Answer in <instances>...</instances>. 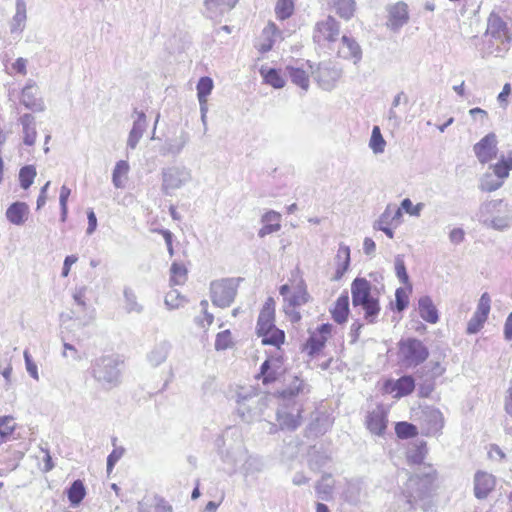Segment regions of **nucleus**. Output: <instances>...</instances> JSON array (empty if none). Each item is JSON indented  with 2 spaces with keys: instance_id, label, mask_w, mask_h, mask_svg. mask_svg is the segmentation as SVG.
Here are the masks:
<instances>
[{
  "instance_id": "nucleus-1",
  "label": "nucleus",
  "mask_w": 512,
  "mask_h": 512,
  "mask_svg": "<svg viewBox=\"0 0 512 512\" xmlns=\"http://www.w3.org/2000/svg\"><path fill=\"white\" fill-rule=\"evenodd\" d=\"M483 37V58L487 56L505 58L512 47V30L508 23L494 11L488 16Z\"/></svg>"
},
{
  "instance_id": "nucleus-2",
  "label": "nucleus",
  "mask_w": 512,
  "mask_h": 512,
  "mask_svg": "<svg viewBox=\"0 0 512 512\" xmlns=\"http://www.w3.org/2000/svg\"><path fill=\"white\" fill-rule=\"evenodd\" d=\"M123 365L118 355H102L91 361L90 375L101 389L109 391L121 384Z\"/></svg>"
},
{
  "instance_id": "nucleus-3",
  "label": "nucleus",
  "mask_w": 512,
  "mask_h": 512,
  "mask_svg": "<svg viewBox=\"0 0 512 512\" xmlns=\"http://www.w3.org/2000/svg\"><path fill=\"white\" fill-rule=\"evenodd\" d=\"M478 216L485 226L503 231L512 225V205L502 199L486 201L481 204Z\"/></svg>"
},
{
  "instance_id": "nucleus-4",
  "label": "nucleus",
  "mask_w": 512,
  "mask_h": 512,
  "mask_svg": "<svg viewBox=\"0 0 512 512\" xmlns=\"http://www.w3.org/2000/svg\"><path fill=\"white\" fill-rule=\"evenodd\" d=\"M266 406V397L253 387L237 392V412L246 423L260 420Z\"/></svg>"
},
{
  "instance_id": "nucleus-5",
  "label": "nucleus",
  "mask_w": 512,
  "mask_h": 512,
  "mask_svg": "<svg viewBox=\"0 0 512 512\" xmlns=\"http://www.w3.org/2000/svg\"><path fill=\"white\" fill-rule=\"evenodd\" d=\"M436 477V470L431 465L424 466L421 471L411 475L405 488L407 502L413 506L417 500L429 497L434 490Z\"/></svg>"
},
{
  "instance_id": "nucleus-6",
  "label": "nucleus",
  "mask_w": 512,
  "mask_h": 512,
  "mask_svg": "<svg viewBox=\"0 0 512 512\" xmlns=\"http://www.w3.org/2000/svg\"><path fill=\"white\" fill-rule=\"evenodd\" d=\"M240 278H222L210 283V298L214 306L219 308L229 307L236 295Z\"/></svg>"
},
{
  "instance_id": "nucleus-7",
  "label": "nucleus",
  "mask_w": 512,
  "mask_h": 512,
  "mask_svg": "<svg viewBox=\"0 0 512 512\" xmlns=\"http://www.w3.org/2000/svg\"><path fill=\"white\" fill-rule=\"evenodd\" d=\"M399 358L407 367H416L429 357V350L419 339L409 337L398 342Z\"/></svg>"
},
{
  "instance_id": "nucleus-8",
  "label": "nucleus",
  "mask_w": 512,
  "mask_h": 512,
  "mask_svg": "<svg viewBox=\"0 0 512 512\" xmlns=\"http://www.w3.org/2000/svg\"><path fill=\"white\" fill-rule=\"evenodd\" d=\"M161 190L165 195H171L191 180V171L185 166H171L161 170Z\"/></svg>"
},
{
  "instance_id": "nucleus-9",
  "label": "nucleus",
  "mask_w": 512,
  "mask_h": 512,
  "mask_svg": "<svg viewBox=\"0 0 512 512\" xmlns=\"http://www.w3.org/2000/svg\"><path fill=\"white\" fill-rule=\"evenodd\" d=\"M303 404L294 401V404L281 403L277 411V421L282 430L294 431L301 425Z\"/></svg>"
},
{
  "instance_id": "nucleus-10",
  "label": "nucleus",
  "mask_w": 512,
  "mask_h": 512,
  "mask_svg": "<svg viewBox=\"0 0 512 512\" xmlns=\"http://www.w3.org/2000/svg\"><path fill=\"white\" fill-rule=\"evenodd\" d=\"M339 34V22L334 17L328 16L325 20L316 23L313 40L318 44L324 41L332 43L338 40Z\"/></svg>"
},
{
  "instance_id": "nucleus-11",
  "label": "nucleus",
  "mask_w": 512,
  "mask_h": 512,
  "mask_svg": "<svg viewBox=\"0 0 512 512\" xmlns=\"http://www.w3.org/2000/svg\"><path fill=\"white\" fill-rule=\"evenodd\" d=\"M473 151L481 164H486L496 158L497 137L494 133H488L473 146Z\"/></svg>"
},
{
  "instance_id": "nucleus-12",
  "label": "nucleus",
  "mask_w": 512,
  "mask_h": 512,
  "mask_svg": "<svg viewBox=\"0 0 512 512\" xmlns=\"http://www.w3.org/2000/svg\"><path fill=\"white\" fill-rule=\"evenodd\" d=\"M342 76V69L331 62L320 63L316 72V79L324 90H331Z\"/></svg>"
},
{
  "instance_id": "nucleus-13",
  "label": "nucleus",
  "mask_w": 512,
  "mask_h": 512,
  "mask_svg": "<svg viewBox=\"0 0 512 512\" xmlns=\"http://www.w3.org/2000/svg\"><path fill=\"white\" fill-rule=\"evenodd\" d=\"M337 56L343 60L352 61L354 65H358L363 57V51L359 43L347 35L341 37Z\"/></svg>"
},
{
  "instance_id": "nucleus-14",
  "label": "nucleus",
  "mask_w": 512,
  "mask_h": 512,
  "mask_svg": "<svg viewBox=\"0 0 512 512\" xmlns=\"http://www.w3.org/2000/svg\"><path fill=\"white\" fill-rule=\"evenodd\" d=\"M285 368L281 357H271L266 359L260 366L258 378L262 379L264 385L275 382L284 373Z\"/></svg>"
},
{
  "instance_id": "nucleus-15",
  "label": "nucleus",
  "mask_w": 512,
  "mask_h": 512,
  "mask_svg": "<svg viewBox=\"0 0 512 512\" xmlns=\"http://www.w3.org/2000/svg\"><path fill=\"white\" fill-rule=\"evenodd\" d=\"M474 496L478 500H484L495 489L496 478L491 473L478 470L474 474Z\"/></svg>"
},
{
  "instance_id": "nucleus-16",
  "label": "nucleus",
  "mask_w": 512,
  "mask_h": 512,
  "mask_svg": "<svg viewBox=\"0 0 512 512\" xmlns=\"http://www.w3.org/2000/svg\"><path fill=\"white\" fill-rule=\"evenodd\" d=\"M275 317V301L269 297L264 303L257 320V334L261 336L263 334H269L271 329L275 328L274 324Z\"/></svg>"
},
{
  "instance_id": "nucleus-17",
  "label": "nucleus",
  "mask_w": 512,
  "mask_h": 512,
  "mask_svg": "<svg viewBox=\"0 0 512 512\" xmlns=\"http://www.w3.org/2000/svg\"><path fill=\"white\" fill-rule=\"evenodd\" d=\"M132 118L135 119L128 135L127 148L133 150L137 147L140 139L146 131L148 123L146 114L143 111H139L137 108L134 109Z\"/></svg>"
},
{
  "instance_id": "nucleus-18",
  "label": "nucleus",
  "mask_w": 512,
  "mask_h": 512,
  "mask_svg": "<svg viewBox=\"0 0 512 512\" xmlns=\"http://www.w3.org/2000/svg\"><path fill=\"white\" fill-rule=\"evenodd\" d=\"M310 392L309 385L304 380L294 376L288 386L280 392L282 403L294 404L300 401L298 398Z\"/></svg>"
},
{
  "instance_id": "nucleus-19",
  "label": "nucleus",
  "mask_w": 512,
  "mask_h": 512,
  "mask_svg": "<svg viewBox=\"0 0 512 512\" xmlns=\"http://www.w3.org/2000/svg\"><path fill=\"white\" fill-rule=\"evenodd\" d=\"M38 88L36 84L29 81L22 89L20 102L29 110L43 112L46 109L42 98L37 97Z\"/></svg>"
},
{
  "instance_id": "nucleus-20",
  "label": "nucleus",
  "mask_w": 512,
  "mask_h": 512,
  "mask_svg": "<svg viewBox=\"0 0 512 512\" xmlns=\"http://www.w3.org/2000/svg\"><path fill=\"white\" fill-rule=\"evenodd\" d=\"M137 512H173V507L160 495L145 496L137 503Z\"/></svg>"
},
{
  "instance_id": "nucleus-21",
  "label": "nucleus",
  "mask_w": 512,
  "mask_h": 512,
  "mask_svg": "<svg viewBox=\"0 0 512 512\" xmlns=\"http://www.w3.org/2000/svg\"><path fill=\"white\" fill-rule=\"evenodd\" d=\"M366 427L374 435H384L387 428V414L382 407H377L366 416Z\"/></svg>"
},
{
  "instance_id": "nucleus-22",
  "label": "nucleus",
  "mask_w": 512,
  "mask_h": 512,
  "mask_svg": "<svg viewBox=\"0 0 512 512\" xmlns=\"http://www.w3.org/2000/svg\"><path fill=\"white\" fill-rule=\"evenodd\" d=\"M351 295L354 307L367 302L372 297L370 282L365 278H355L351 284Z\"/></svg>"
},
{
  "instance_id": "nucleus-23",
  "label": "nucleus",
  "mask_w": 512,
  "mask_h": 512,
  "mask_svg": "<svg viewBox=\"0 0 512 512\" xmlns=\"http://www.w3.org/2000/svg\"><path fill=\"white\" fill-rule=\"evenodd\" d=\"M189 140V133L181 130L178 136L166 139L159 152L162 156L172 155L176 157L181 153Z\"/></svg>"
},
{
  "instance_id": "nucleus-24",
  "label": "nucleus",
  "mask_w": 512,
  "mask_h": 512,
  "mask_svg": "<svg viewBox=\"0 0 512 512\" xmlns=\"http://www.w3.org/2000/svg\"><path fill=\"white\" fill-rule=\"evenodd\" d=\"M364 495L365 486L362 479H351L347 482L343 492V497L346 502L356 506L361 502Z\"/></svg>"
},
{
  "instance_id": "nucleus-25",
  "label": "nucleus",
  "mask_w": 512,
  "mask_h": 512,
  "mask_svg": "<svg viewBox=\"0 0 512 512\" xmlns=\"http://www.w3.org/2000/svg\"><path fill=\"white\" fill-rule=\"evenodd\" d=\"M422 420L426 425L427 433L435 435L441 431L444 426V418L440 410L436 408H426L423 411Z\"/></svg>"
},
{
  "instance_id": "nucleus-26",
  "label": "nucleus",
  "mask_w": 512,
  "mask_h": 512,
  "mask_svg": "<svg viewBox=\"0 0 512 512\" xmlns=\"http://www.w3.org/2000/svg\"><path fill=\"white\" fill-rule=\"evenodd\" d=\"M408 7L404 2H398L389 9L388 26L396 31L408 22Z\"/></svg>"
},
{
  "instance_id": "nucleus-27",
  "label": "nucleus",
  "mask_w": 512,
  "mask_h": 512,
  "mask_svg": "<svg viewBox=\"0 0 512 512\" xmlns=\"http://www.w3.org/2000/svg\"><path fill=\"white\" fill-rule=\"evenodd\" d=\"M172 345L169 341L163 340L156 343L147 354V361L153 367L164 363L171 351Z\"/></svg>"
},
{
  "instance_id": "nucleus-28",
  "label": "nucleus",
  "mask_w": 512,
  "mask_h": 512,
  "mask_svg": "<svg viewBox=\"0 0 512 512\" xmlns=\"http://www.w3.org/2000/svg\"><path fill=\"white\" fill-rule=\"evenodd\" d=\"M418 310L420 317L431 324H435L439 320L438 310L432 299L428 295H424L418 300Z\"/></svg>"
},
{
  "instance_id": "nucleus-29",
  "label": "nucleus",
  "mask_w": 512,
  "mask_h": 512,
  "mask_svg": "<svg viewBox=\"0 0 512 512\" xmlns=\"http://www.w3.org/2000/svg\"><path fill=\"white\" fill-rule=\"evenodd\" d=\"M238 0H205L207 16L211 19L222 16L235 7Z\"/></svg>"
},
{
  "instance_id": "nucleus-30",
  "label": "nucleus",
  "mask_w": 512,
  "mask_h": 512,
  "mask_svg": "<svg viewBox=\"0 0 512 512\" xmlns=\"http://www.w3.org/2000/svg\"><path fill=\"white\" fill-rule=\"evenodd\" d=\"M29 207L25 202L16 201L6 210V217L14 225H22L27 220Z\"/></svg>"
},
{
  "instance_id": "nucleus-31",
  "label": "nucleus",
  "mask_w": 512,
  "mask_h": 512,
  "mask_svg": "<svg viewBox=\"0 0 512 512\" xmlns=\"http://www.w3.org/2000/svg\"><path fill=\"white\" fill-rule=\"evenodd\" d=\"M427 454L426 442L423 440H416L411 443L406 452L407 462L410 465H420L423 463Z\"/></svg>"
},
{
  "instance_id": "nucleus-32",
  "label": "nucleus",
  "mask_w": 512,
  "mask_h": 512,
  "mask_svg": "<svg viewBox=\"0 0 512 512\" xmlns=\"http://www.w3.org/2000/svg\"><path fill=\"white\" fill-rule=\"evenodd\" d=\"M16 12L12 18L10 24L11 33L19 32L21 33L25 28V23L27 20V10H26V2L25 0H16Z\"/></svg>"
},
{
  "instance_id": "nucleus-33",
  "label": "nucleus",
  "mask_w": 512,
  "mask_h": 512,
  "mask_svg": "<svg viewBox=\"0 0 512 512\" xmlns=\"http://www.w3.org/2000/svg\"><path fill=\"white\" fill-rule=\"evenodd\" d=\"M349 314V297L347 293L341 294L336 300L334 309L332 310V317L338 324L347 321Z\"/></svg>"
},
{
  "instance_id": "nucleus-34",
  "label": "nucleus",
  "mask_w": 512,
  "mask_h": 512,
  "mask_svg": "<svg viewBox=\"0 0 512 512\" xmlns=\"http://www.w3.org/2000/svg\"><path fill=\"white\" fill-rule=\"evenodd\" d=\"M415 389V379L411 375H404L397 379L392 387L395 397L401 398L411 394Z\"/></svg>"
},
{
  "instance_id": "nucleus-35",
  "label": "nucleus",
  "mask_w": 512,
  "mask_h": 512,
  "mask_svg": "<svg viewBox=\"0 0 512 512\" xmlns=\"http://www.w3.org/2000/svg\"><path fill=\"white\" fill-rule=\"evenodd\" d=\"M489 168L493 170L496 177L500 179L507 178L512 170V150L506 156L501 155L498 162L490 165Z\"/></svg>"
},
{
  "instance_id": "nucleus-36",
  "label": "nucleus",
  "mask_w": 512,
  "mask_h": 512,
  "mask_svg": "<svg viewBox=\"0 0 512 512\" xmlns=\"http://www.w3.org/2000/svg\"><path fill=\"white\" fill-rule=\"evenodd\" d=\"M310 299V295L307 292L306 286L303 282H300L292 294L287 298L288 305L292 308L306 304Z\"/></svg>"
},
{
  "instance_id": "nucleus-37",
  "label": "nucleus",
  "mask_w": 512,
  "mask_h": 512,
  "mask_svg": "<svg viewBox=\"0 0 512 512\" xmlns=\"http://www.w3.org/2000/svg\"><path fill=\"white\" fill-rule=\"evenodd\" d=\"M260 74L264 81L275 89H280L285 86V80L281 76L280 71L276 68L261 67Z\"/></svg>"
},
{
  "instance_id": "nucleus-38",
  "label": "nucleus",
  "mask_w": 512,
  "mask_h": 512,
  "mask_svg": "<svg viewBox=\"0 0 512 512\" xmlns=\"http://www.w3.org/2000/svg\"><path fill=\"white\" fill-rule=\"evenodd\" d=\"M86 495V489L81 480H75L67 490V497L72 506L81 503Z\"/></svg>"
},
{
  "instance_id": "nucleus-39",
  "label": "nucleus",
  "mask_w": 512,
  "mask_h": 512,
  "mask_svg": "<svg viewBox=\"0 0 512 512\" xmlns=\"http://www.w3.org/2000/svg\"><path fill=\"white\" fill-rule=\"evenodd\" d=\"M286 71H287L292 83L299 86L304 91L308 90L309 78L303 69L292 67V66H287Z\"/></svg>"
},
{
  "instance_id": "nucleus-40",
  "label": "nucleus",
  "mask_w": 512,
  "mask_h": 512,
  "mask_svg": "<svg viewBox=\"0 0 512 512\" xmlns=\"http://www.w3.org/2000/svg\"><path fill=\"white\" fill-rule=\"evenodd\" d=\"M336 13L343 19L349 20L355 12V0H332Z\"/></svg>"
},
{
  "instance_id": "nucleus-41",
  "label": "nucleus",
  "mask_w": 512,
  "mask_h": 512,
  "mask_svg": "<svg viewBox=\"0 0 512 512\" xmlns=\"http://www.w3.org/2000/svg\"><path fill=\"white\" fill-rule=\"evenodd\" d=\"M365 314L364 317L369 323H375L376 318L380 312V304L378 298L371 297L364 304H360Z\"/></svg>"
},
{
  "instance_id": "nucleus-42",
  "label": "nucleus",
  "mask_w": 512,
  "mask_h": 512,
  "mask_svg": "<svg viewBox=\"0 0 512 512\" xmlns=\"http://www.w3.org/2000/svg\"><path fill=\"white\" fill-rule=\"evenodd\" d=\"M123 295L125 300L124 308L127 313L140 314L143 311V306L137 302V297L131 288L125 287Z\"/></svg>"
},
{
  "instance_id": "nucleus-43",
  "label": "nucleus",
  "mask_w": 512,
  "mask_h": 512,
  "mask_svg": "<svg viewBox=\"0 0 512 512\" xmlns=\"http://www.w3.org/2000/svg\"><path fill=\"white\" fill-rule=\"evenodd\" d=\"M36 176V168L33 165L23 166L19 171L20 186L26 190L34 182Z\"/></svg>"
},
{
  "instance_id": "nucleus-44",
  "label": "nucleus",
  "mask_w": 512,
  "mask_h": 512,
  "mask_svg": "<svg viewBox=\"0 0 512 512\" xmlns=\"http://www.w3.org/2000/svg\"><path fill=\"white\" fill-rule=\"evenodd\" d=\"M395 273L399 281L404 285H409L410 290L412 289L409 283V275L407 273L406 265L404 262L403 255H396L394 259Z\"/></svg>"
},
{
  "instance_id": "nucleus-45",
  "label": "nucleus",
  "mask_w": 512,
  "mask_h": 512,
  "mask_svg": "<svg viewBox=\"0 0 512 512\" xmlns=\"http://www.w3.org/2000/svg\"><path fill=\"white\" fill-rule=\"evenodd\" d=\"M395 433L400 439H408L418 434L417 427L409 422H397L395 425Z\"/></svg>"
},
{
  "instance_id": "nucleus-46",
  "label": "nucleus",
  "mask_w": 512,
  "mask_h": 512,
  "mask_svg": "<svg viewBox=\"0 0 512 512\" xmlns=\"http://www.w3.org/2000/svg\"><path fill=\"white\" fill-rule=\"evenodd\" d=\"M170 282L174 285H182L187 279V269L184 265L174 262L170 268Z\"/></svg>"
},
{
  "instance_id": "nucleus-47",
  "label": "nucleus",
  "mask_w": 512,
  "mask_h": 512,
  "mask_svg": "<svg viewBox=\"0 0 512 512\" xmlns=\"http://www.w3.org/2000/svg\"><path fill=\"white\" fill-rule=\"evenodd\" d=\"M503 180L498 177L494 178L492 174L486 173L480 181L479 188L485 192H493L503 185Z\"/></svg>"
},
{
  "instance_id": "nucleus-48",
  "label": "nucleus",
  "mask_w": 512,
  "mask_h": 512,
  "mask_svg": "<svg viewBox=\"0 0 512 512\" xmlns=\"http://www.w3.org/2000/svg\"><path fill=\"white\" fill-rule=\"evenodd\" d=\"M261 336L263 337L262 343L264 345H273L279 347L281 344L284 343L285 340L284 331L278 329L276 326L275 328L271 329V332L269 334H263Z\"/></svg>"
},
{
  "instance_id": "nucleus-49",
  "label": "nucleus",
  "mask_w": 512,
  "mask_h": 512,
  "mask_svg": "<svg viewBox=\"0 0 512 512\" xmlns=\"http://www.w3.org/2000/svg\"><path fill=\"white\" fill-rule=\"evenodd\" d=\"M263 462L257 456H248L243 464V472L245 476L254 475L262 471Z\"/></svg>"
},
{
  "instance_id": "nucleus-50",
  "label": "nucleus",
  "mask_w": 512,
  "mask_h": 512,
  "mask_svg": "<svg viewBox=\"0 0 512 512\" xmlns=\"http://www.w3.org/2000/svg\"><path fill=\"white\" fill-rule=\"evenodd\" d=\"M326 338L323 336H319L316 333H312L307 342H306V349L308 350V354L310 356H313L320 352L322 348L325 346Z\"/></svg>"
},
{
  "instance_id": "nucleus-51",
  "label": "nucleus",
  "mask_w": 512,
  "mask_h": 512,
  "mask_svg": "<svg viewBox=\"0 0 512 512\" xmlns=\"http://www.w3.org/2000/svg\"><path fill=\"white\" fill-rule=\"evenodd\" d=\"M385 140L380 132V129L378 126H374L369 142L370 148L373 150L375 154L382 153L385 148Z\"/></svg>"
},
{
  "instance_id": "nucleus-52",
  "label": "nucleus",
  "mask_w": 512,
  "mask_h": 512,
  "mask_svg": "<svg viewBox=\"0 0 512 512\" xmlns=\"http://www.w3.org/2000/svg\"><path fill=\"white\" fill-rule=\"evenodd\" d=\"M294 11L292 0H278L275 7L276 15L279 19L285 20L289 18Z\"/></svg>"
},
{
  "instance_id": "nucleus-53",
  "label": "nucleus",
  "mask_w": 512,
  "mask_h": 512,
  "mask_svg": "<svg viewBox=\"0 0 512 512\" xmlns=\"http://www.w3.org/2000/svg\"><path fill=\"white\" fill-rule=\"evenodd\" d=\"M213 87V80L210 77H201L196 87L198 99H207L208 95L211 94Z\"/></svg>"
},
{
  "instance_id": "nucleus-54",
  "label": "nucleus",
  "mask_w": 512,
  "mask_h": 512,
  "mask_svg": "<svg viewBox=\"0 0 512 512\" xmlns=\"http://www.w3.org/2000/svg\"><path fill=\"white\" fill-rule=\"evenodd\" d=\"M16 428L15 420L12 416L0 417V437L7 439L10 437Z\"/></svg>"
},
{
  "instance_id": "nucleus-55",
  "label": "nucleus",
  "mask_w": 512,
  "mask_h": 512,
  "mask_svg": "<svg viewBox=\"0 0 512 512\" xmlns=\"http://www.w3.org/2000/svg\"><path fill=\"white\" fill-rule=\"evenodd\" d=\"M71 194V189L66 185H63L60 189L59 204H60V219L65 222L68 215V199Z\"/></svg>"
},
{
  "instance_id": "nucleus-56",
  "label": "nucleus",
  "mask_w": 512,
  "mask_h": 512,
  "mask_svg": "<svg viewBox=\"0 0 512 512\" xmlns=\"http://www.w3.org/2000/svg\"><path fill=\"white\" fill-rule=\"evenodd\" d=\"M183 297L176 289L170 290L165 296V305L168 309H177L181 306Z\"/></svg>"
},
{
  "instance_id": "nucleus-57",
  "label": "nucleus",
  "mask_w": 512,
  "mask_h": 512,
  "mask_svg": "<svg viewBox=\"0 0 512 512\" xmlns=\"http://www.w3.org/2000/svg\"><path fill=\"white\" fill-rule=\"evenodd\" d=\"M486 320L487 318L474 313V315L468 321L466 332L468 334H476L481 330Z\"/></svg>"
},
{
  "instance_id": "nucleus-58",
  "label": "nucleus",
  "mask_w": 512,
  "mask_h": 512,
  "mask_svg": "<svg viewBox=\"0 0 512 512\" xmlns=\"http://www.w3.org/2000/svg\"><path fill=\"white\" fill-rule=\"evenodd\" d=\"M409 304V298L404 288H397L395 291V308L398 312L404 311Z\"/></svg>"
},
{
  "instance_id": "nucleus-59",
  "label": "nucleus",
  "mask_w": 512,
  "mask_h": 512,
  "mask_svg": "<svg viewBox=\"0 0 512 512\" xmlns=\"http://www.w3.org/2000/svg\"><path fill=\"white\" fill-rule=\"evenodd\" d=\"M491 299L487 292L483 293L479 299L476 314L481 315L482 317L488 318L490 308H491Z\"/></svg>"
},
{
  "instance_id": "nucleus-60",
  "label": "nucleus",
  "mask_w": 512,
  "mask_h": 512,
  "mask_svg": "<svg viewBox=\"0 0 512 512\" xmlns=\"http://www.w3.org/2000/svg\"><path fill=\"white\" fill-rule=\"evenodd\" d=\"M231 345V332L230 330H225L217 334L215 340V349L225 350L229 348Z\"/></svg>"
},
{
  "instance_id": "nucleus-61",
  "label": "nucleus",
  "mask_w": 512,
  "mask_h": 512,
  "mask_svg": "<svg viewBox=\"0 0 512 512\" xmlns=\"http://www.w3.org/2000/svg\"><path fill=\"white\" fill-rule=\"evenodd\" d=\"M401 208L408 214L412 216H420L421 211L424 208L423 203H418L416 205H413L412 201L409 198H405L401 202Z\"/></svg>"
},
{
  "instance_id": "nucleus-62",
  "label": "nucleus",
  "mask_w": 512,
  "mask_h": 512,
  "mask_svg": "<svg viewBox=\"0 0 512 512\" xmlns=\"http://www.w3.org/2000/svg\"><path fill=\"white\" fill-rule=\"evenodd\" d=\"M125 453L123 447H117L107 457V472L111 473L116 463L122 458Z\"/></svg>"
},
{
  "instance_id": "nucleus-63",
  "label": "nucleus",
  "mask_w": 512,
  "mask_h": 512,
  "mask_svg": "<svg viewBox=\"0 0 512 512\" xmlns=\"http://www.w3.org/2000/svg\"><path fill=\"white\" fill-rule=\"evenodd\" d=\"M24 360L28 374L35 380H39L38 369L28 350L24 351Z\"/></svg>"
},
{
  "instance_id": "nucleus-64",
  "label": "nucleus",
  "mask_w": 512,
  "mask_h": 512,
  "mask_svg": "<svg viewBox=\"0 0 512 512\" xmlns=\"http://www.w3.org/2000/svg\"><path fill=\"white\" fill-rule=\"evenodd\" d=\"M36 136L37 132L35 126L23 128V142L25 145H34L36 141Z\"/></svg>"
}]
</instances>
